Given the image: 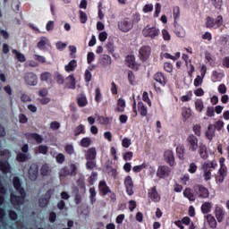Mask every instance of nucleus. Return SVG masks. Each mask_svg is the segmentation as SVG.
<instances>
[{"label": "nucleus", "instance_id": "f257e3e1", "mask_svg": "<svg viewBox=\"0 0 229 229\" xmlns=\"http://www.w3.org/2000/svg\"><path fill=\"white\" fill-rule=\"evenodd\" d=\"M13 182L16 191L11 194V203L13 207H19L20 205L24 204L26 191H24V188H22L19 177H14Z\"/></svg>", "mask_w": 229, "mask_h": 229}, {"label": "nucleus", "instance_id": "4468645a", "mask_svg": "<svg viewBox=\"0 0 229 229\" xmlns=\"http://www.w3.org/2000/svg\"><path fill=\"white\" fill-rule=\"evenodd\" d=\"M202 171L204 173V178H205L206 182H208V180H210V178L212 176V174H211L212 170H210V164L204 163L202 165Z\"/></svg>", "mask_w": 229, "mask_h": 229}, {"label": "nucleus", "instance_id": "2f4dec72", "mask_svg": "<svg viewBox=\"0 0 229 229\" xmlns=\"http://www.w3.org/2000/svg\"><path fill=\"white\" fill-rule=\"evenodd\" d=\"M126 64L128 67H131V69H135L136 64H135V56L134 55H128L126 57Z\"/></svg>", "mask_w": 229, "mask_h": 229}, {"label": "nucleus", "instance_id": "338daca9", "mask_svg": "<svg viewBox=\"0 0 229 229\" xmlns=\"http://www.w3.org/2000/svg\"><path fill=\"white\" fill-rule=\"evenodd\" d=\"M221 78V73L214 71L212 74V81H217Z\"/></svg>", "mask_w": 229, "mask_h": 229}, {"label": "nucleus", "instance_id": "f704fd0d", "mask_svg": "<svg viewBox=\"0 0 229 229\" xmlns=\"http://www.w3.org/2000/svg\"><path fill=\"white\" fill-rule=\"evenodd\" d=\"M13 55H15V58L19 61V62H24L26 60V56H24V54L13 49Z\"/></svg>", "mask_w": 229, "mask_h": 229}, {"label": "nucleus", "instance_id": "6e6d98bb", "mask_svg": "<svg viewBox=\"0 0 229 229\" xmlns=\"http://www.w3.org/2000/svg\"><path fill=\"white\" fill-rule=\"evenodd\" d=\"M214 130H217L218 131L222 130L223 126H225V123L223 121H217L215 124H213Z\"/></svg>", "mask_w": 229, "mask_h": 229}, {"label": "nucleus", "instance_id": "473e14b6", "mask_svg": "<svg viewBox=\"0 0 229 229\" xmlns=\"http://www.w3.org/2000/svg\"><path fill=\"white\" fill-rule=\"evenodd\" d=\"M77 65L78 64L76 63V60H72L67 65H65V72H71L74 71V69H76Z\"/></svg>", "mask_w": 229, "mask_h": 229}, {"label": "nucleus", "instance_id": "c03bdc74", "mask_svg": "<svg viewBox=\"0 0 229 229\" xmlns=\"http://www.w3.org/2000/svg\"><path fill=\"white\" fill-rule=\"evenodd\" d=\"M178 157L182 160L183 159V155L185 153V148H183V146H178L176 148Z\"/></svg>", "mask_w": 229, "mask_h": 229}, {"label": "nucleus", "instance_id": "412c9836", "mask_svg": "<svg viewBox=\"0 0 229 229\" xmlns=\"http://www.w3.org/2000/svg\"><path fill=\"white\" fill-rule=\"evenodd\" d=\"M65 87L67 89H72V90L76 89V79H74V76L70 75L66 78Z\"/></svg>", "mask_w": 229, "mask_h": 229}, {"label": "nucleus", "instance_id": "bb28decb", "mask_svg": "<svg viewBox=\"0 0 229 229\" xmlns=\"http://www.w3.org/2000/svg\"><path fill=\"white\" fill-rule=\"evenodd\" d=\"M138 110L142 117H146V115H148V107L144 106V103H138Z\"/></svg>", "mask_w": 229, "mask_h": 229}, {"label": "nucleus", "instance_id": "a19ab883", "mask_svg": "<svg viewBox=\"0 0 229 229\" xmlns=\"http://www.w3.org/2000/svg\"><path fill=\"white\" fill-rule=\"evenodd\" d=\"M74 135L75 137H78L81 133H85V126L83 124H80L78 127L74 130Z\"/></svg>", "mask_w": 229, "mask_h": 229}, {"label": "nucleus", "instance_id": "79ce46f5", "mask_svg": "<svg viewBox=\"0 0 229 229\" xmlns=\"http://www.w3.org/2000/svg\"><path fill=\"white\" fill-rule=\"evenodd\" d=\"M77 103H78L79 106H81V107L87 106V104H88L87 97L78 98Z\"/></svg>", "mask_w": 229, "mask_h": 229}, {"label": "nucleus", "instance_id": "a211bd4d", "mask_svg": "<svg viewBox=\"0 0 229 229\" xmlns=\"http://www.w3.org/2000/svg\"><path fill=\"white\" fill-rule=\"evenodd\" d=\"M208 140H212L216 137V129H214V124L210 123L205 133Z\"/></svg>", "mask_w": 229, "mask_h": 229}, {"label": "nucleus", "instance_id": "423d86ee", "mask_svg": "<svg viewBox=\"0 0 229 229\" xmlns=\"http://www.w3.org/2000/svg\"><path fill=\"white\" fill-rule=\"evenodd\" d=\"M55 194V190H48L45 195H43L39 200V207L41 208H46L47 207V204L49 203V199H51V197Z\"/></svg>", "mask_w": 229, "mask_h": 229}, {"label": "nucleus", "instance_id": "4d7b16f0", "mask_svg": "<svg viewBox=\"0 0 229 229\" xmlns=\"http://www.w3.org/2000/svg\"><path fill=\"white\" fill-rule=\"evenodd\" d=\"M55 160L58 164H64V162H65V156L60 153L55 157Z\"/></svg>", "mask_w": 229, "mask_h": 229}, {"label": "nucleus", "instance_id": "3c124183", "mask_svg": "<svg viewBox=\"0 0 229 229\" xmlns=\"http://www.w3.org/2000/svg\"><path fill=\"white\" fill-rule=\"evenodd\" d=\"M216 24V21H214V19H212L211 17L207 18V23H206L207 28H214Z\"/></svg>", "mask_w": 229, "mask_h": 229}, {"label": "nucleus", "instance_id": "2eb2a0df", "mask_svg": "<svg viewBox=\"0 0 229 229\" xmlns=\"http://www.w3.org/2000/svg\"><path fill=\"white\" fill-rule=\"evenodd\" d=\"M183 196L184 198H187L189 201H196V193L191 189V188H186L183 191Z\"/></svg>", "mask_w": 229, "mask_h": 229}, {"label": "nucleus", "instance_id": "7ed1b4c3", "mask_svg": "<svg viewBox=\"0 0 229 229\" xmlns=\"http://www.w3.org/2000/svg\"><path fill=\"white\" fill-rule=\"evenodd\" d=\"M193 192H195L197 198H200L201 199H205V198H208V196H210L208 189L199 184L193 187Z\"/></svg>", "mask_w": 229, "mask_h": 229}, {"label": "nucleus", "instance_id": "69168bd1", "mask_svg": "<svg viewBox=\"0 0 229 229\" xmlns=\"http://www.w3.org/2000/svg\"><path fill=\"white\" fill-rule=\"evenodd\" d=\"M96 96H95V101H97V103H99V101H101V89H99V88H98L96 90Z\"/></svg>", "mask_w": 229, "mask_h": 229}, {"label": "nucleus", "instance_id": "680f3d73", "mask_svg": "<svg viewBox=\"0 0 229 229\" xmlns=\"http://www.w3.org/2000/svg\"><path fill=\"white\" fill-rule=\"evenodd\" d=\"M48 149L49 148H47V146L40 145L38 147V152L41 153L42 155H47Z\"/></svg>", "mask_w": 229, "mask_h": 229}, {"label": "nucleus", "instance_id": "e2e57ef3", "mask_svg": "<svg viewBox=\"0 0 229 229\" xmlns=\"http://www.w3.org/2000/svg\"><path fill=\"white\" fill-rule=\"evenodd\" d=\"M65 152L68 155H72L74 153V147L71 144L65 146Z\"/></svg>", "mask_w": 229, "mask_h": 229}, {"label": "nucleus", "instance_id": "58836bf2", "mask_svg": "<svg viewBox=\"0 0 229 229\" xmlns=\"http://www.w3.org/2000/svg\"><path fill=\"white\" fill-rule=\"evenodd\" d=\"M55 80L58 83V85H64V83H65V80L64 79V76L60 74V72L55 73Z\"/></svg>", "mask_w": 229, "mask_h": 229}, {"label": "nucleus", "instance_id": "dca6fc26", "mask_svg": "<svg viewBox=\"0 0 229 229\" xmlns=\"http://www.w3.org/2000/svg\"><path fill=\"white\" fill-rule=\"evenodd\" d=\"M0 171H2L4 174H7V173H12V167L10 166L8 161H0Z\"/></svg>", "mask_w": 229, "mask_h": 229}, {"label": "nucleus", "instance_id": "20e7f679", "mask_svg": "<svg viewBox=\"0 0 229 229\" xmlns=\"http://www.w3.org/2000/svg\"><path fill=\"white\" fill-rule=\"evenodd\" d=\"M143 36L148 38L155 39L160 35V30L157 29L156 27H149L147 26L142 30Z\"/></svg>", "mask_w": 229, "mask_h": 229}, {"label": "nucleus", "instance_id": "b1692460", "mask_svg": "<svg viewBox=\"0 0 229 229\" xmlns=\"http://www.w3.org/2000/svg\"><path fill=\"white\" fill-rule=\"evenodd\" d=\"M215 214L218 223H221V221L225 219V211H223V208H221L220 207L216 208Z\"/></svg>", "mask_w": 229, "mask_h": 229}, {"label": "nucleus", "instance_id": "ddd939ff", "mask_svg": "<svg viewBox=\"0 0 229 229\" xmlns=\"http://www.w3.org/2000/svg\"><path fill=\"white\" fill-rule=\"evenodd\" d=\"M124 185L126 187V191L129 196L133 194V181H131V177L127 176L124 180Z\"/></svg>", "mask_w": 229, "mask_h": 229}, {"label": "nucleus", "instance_id": "5fc2aeb1", "mask_svg": "<svg viewBox=\"0 0 229 229\" xmlns=\"http://www.w3.org/2000/svg\"><path fill=\"white\" fill-rule=\"evenodd\" d=\"M95 58H96V55H94L93 52L88 53L87 62L89 64H92L94 62Z\"/></svg>", "mask_w": 229, "mask_h": 229}, {"label": "nucleus", "instance_id": "09e8293b", "mask_svg": "<svg viewBox=\"0 0 229 229\" xmlns=\"http://www.w3.org/2000/svg\"><path fill=\"white\" fill-rule=\"evenodd\" d=\"M191 115H192V111H191V108H184L182 110V117L184 119H189V117H191Z\"/></svg>", "mask_w": 229, "mask_h": 229}, {"label": "nucleus", "instance_id": "e433bc0d", "mask_svg": "<svg viewBox=\"0 0 229 229\" xmlns=\"http://www.w3.org/2000/svg\"><path fill=\"white\" fill-rule=\"evenodd\" d=\"M118 107L117 112H124V107L126 106V102L123 98H119L117 102Z\"/></svg>", "mask_w": 229, "mask_h": 229}, {"label": "nucleus", "instance_id": "ea45409f", "mask_svg": "<svg viewBox=\"0 0 229 229\" xmlns=\"http://www.w3.org/2000/svg\"><path fill=\"white\" fill-rule=\"evenodd\" d=\"M16 158H17L18 162H26V160H30V155L20 153V154H18Z\"/></svg>", "mask_w": 229, "mask_h": 229}, {"label": "nucleus", "instance_id": "c756f323", "mask_svg": "<svg viewBox=\"0 0 229 229\" xmlns=\"http://www.w3.org/2000/svg\"><path fill=\"white\" fill-rule=\"evenodd\" d=\"M212 210V203L204 202L201 206L202 214H208Z\"/></svg>", "mask_w": 229, "mask_h": 229}, {"label": "nucleus", "instance_id": "f8f14e48", "mask_svg": "<svg viewBox=\"0 0 229 229\" xmlns=\"http://www.w3.org/2000/svg\"><path fill=\"white\" fill-rule=\"evenodd\" d=\"M164 158L169 165H174V153H173V150L165 151Z\"/></svg>", "mask_w": 229, "mask_h": 229}, {"label": "nucleus", "instance_id": "f3484780", "mask_svg": "<svg viewBox=\"0 0 229 229\" xmlns=\"http://www.w3.org/2000/svg\"><path fill=\"white\" fill-rule=\"evenodd\" d=\"M98 155V151L96 148H90L87 150L85 158L86 160H96V157Z\"/></svg>", "mask_w": 229, "mask_h": 229}, {"label": "nucleus", "instance_id": "49530a36", "mask_svg": "<svg viewBox=\"0 0 229 229\" xmlns=\"http://www.w3.org/2000/svg\"><path fill=\"white\" fill-rule=\"evenodd\" d=\"M86 167H87V169H89L90 171H92V169H96V167H98V165H96V161L88 160L86 163Z\"/></svg>", "mask_w": 229, "mask_h": 229}, {"label": "nucleus", "instance_id": "393cba45", "mask_svg": "<svg viewBox=\"0 0 229 229\" xmlns=\"http://www.w3.org/2000/svg\"><path fill=\"white\" fill-rule=\"evenodd\" d=\"M40 174L42 176H49L51 174V166L47 164L43 165L40 168Z\"/></svg>", "mask_w": 229, "mask_h": 229}, {"label": "nucleus", "instance_id": "1a4fd4ad", "mask_svg": "<svg viewBox=\"0 0 229 229\" xmlns=\"http://www.w3.org/2000/svg\"><path fill=\"white\" fill-rule=\"evenodd\" d=\"M169 174H171V169L168 166L163 165L158 167L157 172V176L158 178H167Z\"/></svg>", "mask_w": 229, "mask_h": 229}, {"label": "nucleus", "instance_id": "13d9d810", "mask_svg": "<svg viewBox=\"0 0 229 229\" xmlns=\"http://www.w3.org/2000/svg\"><path fill=\"white\" fill-rule=\"evenodd\" d=\"M98 38H99L100 42H105V40H106V38H108V34L106 33V31H102L99 33Z\"/></svg>", "mask_w": 229, "mask_h": 229}, {"label": "nucleus", "instance_id": "aec40b11", "mask_svg": "<svg viewBox=\"0 0 229 229\" xmlns=\"http://www.w3.org/2000/svg\"><path fill=\"white\" fill-rule=\"evenodd\" d=\"M148 197L152 201L158 202L160 201V195L158 191H157V187H153L150 191L148 192Z\"/></svg>", "mask_w": 229, "mask_h": 229}, {"label": "nucleus", "instance_id": "f03ea898", "mask_svg": "<svg viewBox=\"0 0 229 229\" xmlns=\"http://www.w3.org/2000/svg\"><path fill=\"white\" fill-rule=\"evenodd\" d=\"M27 176L30 182H37L38 179V165L30 164L27 169Z\"/></svg>", "mask_w": 229, "mask_h": 229}, {"label": "nucleus", "instance_id": "72a5a7b5", "mask_svg": "<svg viewBox=\"0 0 229 229\" xmlns=\"http://www.w3.org/2000/svg\"><path fill=\"white\" fill-rule=\"evenodd\" d=\"M98 188L103 194H108V192H110V189L106 186V182L105 181L100 182Z\"/></svg>", "mask_w": 229, "mask_h": 229}, {"label": "nucleus", "instance_id": "864d4df0", "mask_svg": "<svg viewBox=\"0 0 229 229\" xmlns=\"http://www.w3.org/2000/svg\"><path fill=\"white\" fill-rule=\"evenodd\" d=\"M193 131H194L195 135H197V137H200L201 136V125H199V124L194 125Z\"/></svg>", "mask_w": 229, "mask_h": 229}, {"label": "nucleus", "instance_id": "c9c22d12", "mask_svg": "<svg viewBox=\"0 0 229 229\" xmlns=\"http://www.w3.org/2000/svg\"><path fill=\"white\" fill-rule=\"evenodd\" d=\"M97 121L99 123V124L106 125L110 123V121H112V119L105 116H98Z\"/></svg>", "mask_w": 229, "mask_h": 229}, {"label": "nucleus", "instance_id": "39448f33", "mask_svg": "<svg viewBox=\"0 0 229 229\" xmlns=\"http://www.w3.org/2000/svg\"><path fill=\"white\" fill-rule=\"evenodd\" d=\"M186 142L190 151H198V148H199V145H198V138L196 136H194L193 134L188 136Z\"/></svg>", "mask_w": 229, "mask_h": 229}, {"label": "nucleus", "instance_id": "5701e85b", "mask_svg": "<svg viewBox=\"0 0 229 229\" xmlns=\"http://www.w3.org/2000/svg\"><path fill=\"white\" fill-rule=\"evenodd\" d=\"M199 153L203 160H207L208 158V151L207 150V146H205V144L200 143Z\"/></svg>", "mask_w": 229, "mask_h": 229}, {"label": "nucleus", "instance_id": "a18cd8bd", "mask_svg": "<svg viewBox=\"0 0 229 229\" xmlns=\"http://www.w3.org/2000/svg\"><path fill=\"white\" fill-rule=\"evenodd\" d=\"M6 190L3 187V184L0 182V205H3V201H4V194Z\"/></svg>", "mask_w": 229, "mask_h": 229}, {"label": "nucleus", "instance_id": "c85d7f7f", "mask_svg": "<svg viewBox=\"0 0 229 229\" xmlns=\"http://www.w3.org/2000/svg\"><path fill=\"white\" fill-rule=\"evenodd\" d=\"M154 80L157 81V83H160V85H165V77H164V74L162 72H157L154 75Z\"/></svg>", "mask_w": 229, "mask_h": 229}, {"label": "nucleus", "instance_id": "4be33fe9", "mask_svg": "<svg viewBox=\"0 0 229 229\" xmlns=\"http://www.w3.org/2000/svg\"><path fill=\"white\" fill-rule=\"evenodd\" d=\"M48 44H49V39H47V38H46V37H42V38H40V40L37 46H38V49H40L41 51H46Z\"/></svg>", "mask_w": 229, "mask_h": 229}, {"label": "nucleus", "instance_id": "774afa93", "mask_svg": "<svg viewBox=\"0 0 229 229\" xmlns=\"http://www.w3.org/2000/svg\"><path fill=\"white\" fill-rule=\"evenodd\" d=\"M180 18V7H174V19L176 21V19Z\"/></svg>", "mask_w": 229, "mask_h": 229}, {"label": "nucleus", "instance_id": "7c9ffc66", "mask_svg": "<svg viewBox=\"0 0 229 229\" xmlns=\"http://www.w3.org/2000/svg\"><path fill=\"white\" fill-rule=\"evenodd\" d=\"M206 219L210 226V228H216L217 226V222L216 221V218L212 216V215L206 216Z\"/></svg>", "mask_w": 229, "mask_h": 229}, {"label": "nucleus", "instance_id": "9d476101", "mask_svg": "<svg viewBox=\"0 0 229 229\" xmlns=\"http://www.w3.org/2000/svg\"><path fill=\"white\" fill-rule=\"evenodd\" d=\"M149 55H151V47L148 46L142 47L140 49V58L142 62H146L149 58Z\"/></svg>", "mask_w": 229, "mask_h": 229}, {"label": "nucleus", "instance_id": "9b49d317", "mask_svg": "<svg viewBox=\"0 0 229 229\" xmlns=\"http://www.w3.org/2000/svg\"><path fill=\"white\" fill-rule=\"evenodd\" d=\"M227 169L225 165L220 166L218 170V175L216 176V182L218 183H223L225 182V178H226Z\"/></svg>", "mask_w": 229, "mask_h": 229}, {"label": "nucleus", "instance_id": "cd10ccee", "mask_svg": "<svg viewBox=\"0 0 229 229\" xmlns=\"http://www.w3.org/2000/svg\"><path fill=\"white\" fill-rule=\"evenodd\" d=\"M177 22L175 21V25H174V33L177 37H179L180 38H185V30L183 31H180V30H183V27H180L179 25H176Z\"/></svg>", "mask_w": 229, "mask_h": 229}, {"label": "nucleus", "instance_id": "6e6552de", "mask_svg": "<svg viewBox=\"0 0 229 229\" xmlns=\"http://www.w3.org/2000/svg\"><path fill=\"white\" fill-rule=\"evenodd\" d=\"M118 28L120 31L127 32L133 28V23L129 20L125 19L120 22H118Z\"/></svg>", "mask_w": 229, "mask_h": 229}, {"label": "nucleus", "instance_id": "bf43d9fd", "mask_svg": "<svg viewBox=\"0 0 229 229\" xmlns=\"http://www.w3.org/2000/svg\"><path fill=\"white\" fill-rule=\"evenodd\" d=\"M122 145L123 148H128L129 146H131V140H130V138H124L122 140Z\"/></svg>", "mask_w": 229, "mask_h": 229}, {"label": "nucleus", "instance_id": "052dcab7", "mask_svg": "<svg viewBox=\"0 0 229 229\" xmlns=\"http://www.w3.org/2000/svg\"><path fill=\"white\" fill-rule=\"evenodd\" d=\"M50 78H51V74L47 72H46L40 75V80L42 81H47L48 80H50Z\"/></svg>", "mask_w": 229, "mask_h": 229}, {"label": "nucleus", "instance_id": "8fccbe9b", "mask_svg": "<svg viewBox=\"0 0 229 229\" xmlns=\"http://www.w3.org/2000/svg\"><path fill=\"white\" fill-rule=\"evenodd\" d=\"M212 4L217 10H221V6H223V0H211Z\"/></svg>", "mask_w": 229, "mask_h": 229}, {"label": "nucleus", "instance_id": "0eeeda50", "mask_svg": "<svg viewBox=\"0 0 229 229\" xmlns=\"http://www.w3.org/2000/svg\"><path fill=\"white\" fill-rule=\"evenodd\" d=\"M24 80L25 82L30 87H35V85L38 83V78L37 77V74L32 72L25 73Z\"/></svg>", "mask_w": 229, "mask_h": 229}, {"label": "nucleus", "instance_id": "a878e982", "mask_svg": "<svg viewBox=\"0 0 229 229\" xmlns=\"http://www.w3.org/2000/svg\"><path fill=\"white\" fill-rule=\"evenodd\" d=\"M69 175H71V170L67 166H64L59 170L60 180H64L65 176H69Z\"/></svg>", "mask_w": 229, "mask_h": 229}, {"label": "nucleus", "instance_id": "603ef678", "mask_svg": "<svg viewBox=\"0 0 229 229\" xmlns=\"http://www.w3.org/2000/svg\"><path fill=\"white\" fill-rule=\"evenodd\" d=\"M195 106H196V110H198V112H202L203 111V101L198 99L195 102Z\"/></svg>", "mask_w": 229, "mask_h": 229}, {"label": "nucleus", "instance_id": "37998d69", "mask_svg": "<svg viewBox=\"0 0 229 229\" xmlns=\"http://www.w3.org/2000/svg\"><path fill=\"white\" fill-rule=\"evenodd\" d=\"M90 144H92V140H90V138H84L81 141V146H82V148H89Z\"/></svg>", "mask_w": 229, "mask_h": 229}, {"label": "nucleus", "instance_id": "6ab92c4d", "mask_svg": "<svg viewBox=\"0 0 229 229\" xmlns=\"http://www.w3.org/2000/svg\"><path fill=\"white\" fill-rule=\"evenodd\" d=\"M100 64L102 67H110L112 65V57L108 55H102Z\"/></svg>", "mask_w": 229, "mask_h": 229}, {"label": "nucleus", "instance_id": "0e129e2a", "mask_svg": "<svg viewBox=\"0 0 229 229\" xmlns=\"http://www.w3.org/2000/svg\"><path fill=\"white\" fill-rule=\"evenodd\" d=\"M50 128L51 130H53L54 131H55L56 130H59L60 128V123L55 121V122H52L50 123Z\"/></svg>", "mask_w": 229, "mask_h": 229}, {"label": "nucleus", "instance_id": "4c0bfd02", "mask_svg": "<svg viewBox=\"0 0 229 229\" xmlns=\"http://www.w3.org/2000/svg\"><path fill=\"white\" fill-rule=\"evenodd\" d=\"M29 137H30V139H34V140H36V142L38 144H42L44 139L42 138V136L37 134V133H30L29 134Z\"/></svg>", "mask_w": 229, "mask_h": 229}, {"label": "nucleus", "instance_id": "de8ad7c7", "mask_svg": "<svg viewBox=\"0 0 229 229\" xmlns=\"http://www.w3.org/2000/svg\"><path fill=\"white\" fill-rule=\"evenodd\" d=\"M205 58H206L207 62H208V64H210V65L212 67H214L216 65V63L214 62V58L212 57V55H210V53H206Z\"/></svg>", "mask_w": 229, "mask_h": 229}]
</instances>
